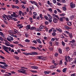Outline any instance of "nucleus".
<instances>
[{
  "label": "nucleus",
  "mask_w": 76,
  "mask_h": 76,
  "mask_svg": "<svg viewBox=\"0 0 76 76\" xmlns=\"http://www.w3.org/2000/svg\"><path fill=\"white\" fill-rule=\"evenodd\" d=\"M20 69L22 70L21 71V73H23V74L27 75L26 72V70H25V69H24L23 68Z\"/></svg>",
  "instance_id": "1"
},
{
  "label": "nucleus",
  "mask_w": 76,
  "mask_h": 76,
  "mask_svg": "<svg viewBox=\"0 0 76 76\" xmlns=\"http://www.w3.org/2000/svg\"><path fill=\"white\" fill-rule=\"evenodd\" d=\"M53 22L54 23H57V22H58V19H57L53 17Z\"/></svg>",
  "instance_id": "2"
},
{
  "label": "nucleus",
  "mask_w": 76,
  "mask_h": 76,
  "mask_svg": "<svg viewBox=\"0 0 76 76\" xmlns=\"http://www.w3.org/2000/svg\"><path fill=\"white\" fill-rule=\"evenodd\" d=\"M3 49H4V51H5L8 50V47H6V46L4 45H3Z\"/></svg>",
  "instance_id": "3"
},
{
  "label": "nucleus",
  "mask_w": 76,
  "mask_h": 76,
  "mask_svg": "<svg viewBox=\"0 0 76 76\" xmlns=\"http://www.w3.org/2000/svg\"><path fill=\"white\" fill-rule=\"evenodd\" d=\"M70 5L72 8H74L75 7V4H73L72 2L70 3Z\"/></svg>",
  "instance_id": "4"
},
{
  "label": "nucleus",
  "mask_w": 76,
  "mask_h": 76,
  "mask_svg": "<svg viewBox=\"0 0 76 76\" xmlns=\"http://www.w3.org/2000/svg\"><path fill=\"white\" fill-rule=\"evenodd\" d=\"M0 64H4L5 65H4L5 67H7V66H8V65H7L6 64V63L5 62H0Z\"/></svg>",
  "instance_id": "5"
},
{
  "label": "nucleus",
  "mask_w": 76,
  "mask_h": 76,
  "mask_svg": "<svg viewBox=\"0 0 76 76\" xmlns=\"http://www.w3.org/2000/svg\"><path fill=\"white\" fill-rule=\"evenodd\" d=\"M56 29L57 31H58L59 32H62V30L60 29V28H56Z\"/></svg>",
  "instance_id": "6"
},
{
  "label": "nucleus",
  "mask_w": 76,
  "mask_h": 76,
  "mask_svg": "<svg viewBox=\"0 0 76 76\" xmlns=\"http://www.w3.org/2000/svg\"><path fill=\"white\" fill-rule=\"evenodd\" d=\"M31 68L34 69H38V67L35 66H33L31 67Z\"/></svg>",
  "instance_id": "7"
},
{
  "label": "nucleus",
  "mask_w": 76,
  "mask_h": 76,
  "mask_svg": "<svg viewBox=\"0 0 76 76\" xmlns=\"http://www.w3.org/2000/svg\"><path fill=\"white\" fill-rule=\"evenodd\" d=\"M30 30H34V29H36V28L35 27H32L30 28Z\"/></svg>",
  "instance_id": "8"
},
{
  "label": "nucleus",
  "mask_w": 76,
  "mask_h": 76,
  "mask_svg": "<svg viewBox=\"0 0 76 76\" xmlns=\"http://www.w3.org/2000/svg\"><path fill=\"white\" fill-rule=\"evenodd\" d=\"M32 53V56H34V55H38V53L36 52H33Z\"/></svg>",
  "instance_id": "9"
},
{
  "label": "nucleus",
  "mask_w": 76,
  "mask_h": 76,
  "mask_svg": "<svg viewBox=\"0 0 76 76\" xmlns=\"http://www.w3.org/2000/svg\"><path fill=\"white\" fill-rule=\"evenodd\" d=\"M37 41L38 42L39 44H41L42 42L39 39H37Z\"/></svg>",
  "instance_id": "10"
},
{
  "label": "nucleus",
  "mask_w": 76,
  "mask_h": 76,
  "mask_svg": "<svg viewBox=\"0 0 76 76\" xmlns=\"http://www.w3.org/2000/svg\"><path fill=\"white\" fill-rule=\"evenodd\" d=\"M64 27L66 29H70V28H69V27L66 26H64Z\"/></svg>",
  "instance_id": "11"
},
{
  "label": "nucleus",
  "mask_w": 76,
  "mask_h": 76,
  "mask_svg": "<svg viewBox=\"0 0 76 76\" xmlns=\"http://www.w3.org/2000/svg\"><path fill=\"white\" fill-rule=\"evenodd\" d=\"M8 18H9L10 19L13 20V17H12L10 15H8Z\"/></svg>",
  "instance_id": "12"
},
{
  "label": "nucleus",
  "mask_w": 76,
  "mask_h": 76,
  "mask_svg": "<svg viewBox=\"0 0 76 76\" xmlns=\"http://www.w3.org/2000/svg\"><path fill=\"white\" fill-rule=\"evenodd\" d=\"M63 18H64V17H61L60 18V21L61 22H63Z\"/></svg>",
  "instance_id": "13"
},
{
  "label": "nucleus",
  "mask_w": 76,
  "mask_h": 76,
  "mask_svg": "<svg viewBox=\"0 0 76 76\" xmlns=\"http://www.w3.org/2000/svg\"><path fill=\"white\" fill-rule=\"evenodd\" d=\"M44 27L45 28V26H41L39 27V28L40 29H44Z\"/></svg>",
  "instance_id": "14"
},
{
  "label": "nucleus",
  "mask_w": 76,
  "mask_h": 76,
  "mask_svg": "<svg viewBox=\"0 0 76 76\" xmlns=\"http://www.w3.org/2000/svg\"><path fill=\"white\" fill-rule=\"evenodd\" d=\"M44 17L45 18V19H46V20H48V17L47 16L45 15L44 16Z\"/></svg>",
  "instance_id": "15"
},
{
  "label": "nucleus",
  "mask_w": 76,
  "mask_h": 76,
  "mask_svg": "<svg viewBox=\"0 0 76 76\" xmlns=\"http://www.w3.org/2000/svg\"><path fill=\"white\" fill-rule=\"evenodd\" d=\"M49 21L50 22H52V19H53V18L51 17L50 18H49Z\"/></svg>",
  "instance_id": "16"
},
{
  "label": "nucleus",
  "mask_w": 76,
  "mask_h": 76,
  "mask_svg": "<svg viewBox=\"0 0 76 76\" xmlns=\"http://www.w3.org/2000/svg\"><path fill=\"white\" fill-rule=\"evenodd\" d=\"M44 73H45V74H50V73H51V72H48V71H45L44 72Z\"/></svg>",
  "instance_id": "17"
},
{
  "label": "nucleus",
  "mask_w": 76,
  "mask_h": 76,
  "mask_svg": "<svg viewBox=\"0 0 76 76\" xmlns=\"http://www.w3.org/2000/svg\"><path fill=\"white\" fill-rule=\"evenodd\" d=\"M42 56H39L37 57L38 59H39V60L42 59Z\"/></svg>",
  "instance_id": "18"
},
{
  "label": "nucleus",
  "mask_w": 76,
  "mask_h": 76,
  "mask_svg": "<svg viewBox=\"0 0 76 76\" xmlns=\"http://www.w3.org/2000/svg\"><path fill=\"white\" fill-rule=\"evenodd\" d=\"M14 32H15V34H19V32H18V30H14Z\"/></svg>",
  "instance_id": "19"
},
{
  "label": "nucleus",
  "mask_w": 76,
  "mask_h": 76,
  "mask_svg": "<svg viewBox=\"0 0 76 76\" xmlns=\"http://www.w3.org/2000/svg\"><path fill=\"white\" fill-rule=\"evenodd\" d=\"M67 71V68H64L62 70L63 72H66Z\"/></svg>",
  "instance_id": "20"
},
{
  "label": "nucleus",
  "mask_w": 76,
  "mask_h": 76,
  "mask_svg": "<svg viewBox=\"0 0 76 76\" xmlns=\"http://www.w3.org/2000/svg\"><path fill=\"white\" fill-rule=\"evenodd\" d=\"M63 10L64 11H66V10H67L66 7H63Z\"/></svg>",
  "instance_id": "21"
},
{
  "label": "nucleus",
  "mask_w": 76,
  "mask_h": 76,
  "mask_svg": "<svg viewBox=\"0 0 76 76\" xmlns=\"http://www.w3.org/2000/svg\"><path fill=\"white\" fill-rule=\"evenodd\" d=\"M52 35L53 36H56V33L55 32H53L52 34Z\"/></svg>",
  "instance_id": "22"
},
{
  "label": "nucleus",
  "mask_w": 76,
  "mask_h": 76,
  "mask_svg": "<svg viewBox=\"0 0 76 76\" xmlns=\"http://www.w3.org/2000/svg\"><path fill=\"white\" fill-rule=\"evenodd\" d=\"M69 36L70 37V38H73L72 34V33H70L69 34Z\"/></svg>",
  "instance_id": "23"
},
{
  "label": "nucleus",
  "mask_w": 76,
  "mask_h": 76,
  "mask_svg": "<svg viewBox=\"0 0 76 76\" xmlns=\"http://www.w3.org/2000/svg\"><path fill=\"white\" fill-rule=\"evenodd\" d=\"M67 25L69 26H71L72 25V23H71V22H69L67 23Z\"/></svg>",
  "instance_id": "24"
},
{
  "label": "nucleus",
  "mask_w": 76,
  "mask_h": 76,
  "mask_svg": "<svg viewBox=\"0 0 76 76\" xmlns=\"http://www.w3.org/2000/svg\"><path fill=\"white\" fill-rule=\"evenodd\" d=\"M60 54H62V51L60 49H59L58 50Z\"/></svg>",
  "instance_id": "25"
},
{
  "label": "nucleus",
  "mask_w": 76,
  "mask_h": 76,
  "mask_svg": "<svg viewBox=\"0 0 76 76\" xmlns=\"http://www.w3.org/2000/svg\"><path fill=\"white\" fill-rule=\"evenodd\" d=\"M26 27L28 29H30V28H31V26L30 25H28L26 26Z\"/></svg>",
  "instance_id": "26"
},
{
  "label": "nucleus",
  "mask_w": 76,
  "mask_h": 76,
  "mask_svg": "<svg viewBox=\"0 0 76 76\" xmlns=\"http://www.w3.org/2000/svg\"><path fill=\"white\" fill-rule=\"evenodd\" d=\"M75 42V40L74 39L72 40V41H70V43H74V42Z\"/></svg>",
  "instance_id": "27"
},
{
  "label": "nucleus",
  "mask_w": 76,
  "mask_h": 76,
  "mask_svg": "<svg viewBox=\"0 0 76 76\" xmlns=\"http://www.w3.org/2000/svg\"><path fill=\"white\" fill-rule=\"evenodd\" d=\"M30 48H32V49H34V50H37V48L35 47H32V46H31Z\"/></svg>",
  "instance_id": "28"
},
{
  "label": "nucleus",
  "mask_w": 76,
  "mask_h": 76,
  "mask_svg": "<svg viewBox=\"0 0 76 76\" xmlns=\"http://www.w3.org/2000/svg\"><path fill=\"white\" fill-rule=\"evenodd\" d=\"M25 42H30V40H28V39H26L25 40Z\"/></svg>",
  "instance_id": "29"
},
{
  "label": "nucleus",
  "mask_w": 76,
  "mask_h": 76,
  "mask_svg": "<svg viewBox=\"0 0 76 76\" xmlns=\"http://www.w3.org/2000/svg\"><path fill=\"white\" fill-rule=\"evenodd\" d=\"M4 41L7 43L8 44H10V42H8V41L7 40H4Z\"/></svg>",
  "instance_id": "30"
},
{
  "label": "nucleus",
  "mask_w": 76,
  "mask_h": 76,
  "mask_svg": "<svg viewBox=\"0 0 76 76\" xmlns=\"http://www.w3.org/2000/svg\"><path fill=\"white\" fill-rule=\"evenodd\" d=\"M56 10H57L58 12H59V13H61V11H60V10L58 8L56 9Z\"/></svg>",
  "instance_id": "31"
},
{
  "label": "nucleus",
  "mask_w": 76,
  "mask_h": 76,
  "mask_svg": "<svg viewBox=\"0 0 76 76\" xmlns=\"http://www.w3.org/2000/svg\"><path fill=\"white\" fill-rule=\"evenodd\" d=\"M34 2L35 5H36V6H37V7H38V4H37V2L35 1H34Z\"/></svg>",
  "instance_id": "32"
},
{
  "label": "nucleus",
  "mask_w": 76,
  "mask_h": 76,
  "mask_svg": "<svg viewBox=\"0 0 76 76\" xmlns=\"http://www.w3.org/2000/svg\"><path fill=\"white\" fill-rule=\"evenodd\" d=\"M0 58H1L2 59H4L5 58H4V57H3L2 56H0Z\"/></svg>",
  "instance_id": "33"
},
{
  "label": "nucleus",
  "mask_w": 76,
  "mask_h": 76,
  "mask_svg": "<svg viewBox=\"0 0 76 76\" xmlns=\"http://www.w3.org/2000/svg\"><path fill=\"white\" fill-rule=\"evenodd\" d=\"M40 18L41 19H42V15L40 14L39 15Z\"/></svg>",
  "instance_id": "34"
},
{
  "label": "nucleus",
  "mask_w": 76,
  "mask_h": 76,
  "mask_svg": "<svg viewBox=\"0 0 76 76\" xmlns=\"http://www.w3.org/2000/svg\"><path fill=\"white\" fill-rule=\"evenodd\" d=\"M9 32L10 33H11V34H12L13 33L14 34V33H13V31H12L10 30L9 31Z\"/></svg>",
  "instance_id": "35"
},
{
  "label": "nucleus",
  "mask_w": 76,
  "mask_h": 76,
  "mask_svg": "<svg viewBox=\"0 0 76 76\" xmlns=\"http://www.w3.org/2000/svg\"><path fill=\"white\" fill-rule=\"evenodd\" d=\"M22 11H21L20 10L19 11V15H22Z\"/></svg>",
  "instance_id": "36"
},
{
  "label": "nucleus",
  "mask_w": 76,
  "mask_h": 76,
  "mask_svg": "<svg viewBox=\"0 0 76 76\" xmlns=\"http://www.w3.org/2000/svg\"><path fill=\"white\" fill-rule=\"evenodd\" d=\"M12 19L15 21H17L18 20V19L16 18H13Z\"/></svg>",
  "instance_id": "37"
},
{
  "label": "nucleus",
  "mask_w": 76,
  "mask_h": 76,
  "mask_svg": "<svg viewBox=\"0 0 76 76\" xmlns=\"http://www.w3.org/2000/svg\"><path fill=\"white\" fill-rule=\"evenodd\" d=\"M31 72H32V73H37V71H36L32 70L31 71Z\"/></svg>",
  "instance_id": "38"
},
{
  "label": "nucleus",
  "mask_w": 76,
  "mask_h": 76,
  "mask_svg": "<svg viewBox=\"0 0 76 76\" xmlns=\"http://www.w3.org/2000/svg\"><path fill=\"white\" fill-rule=\"evenodd\" d=\"M4 44L5 45H6V46H10V45H9V44H8L7 42L4 43Z\"/></svg>",
  "instance_id": "39"
},
{
  "label": "nucleus",
  "mask_w": 76,
  "mask_h": 76,
  "mask_svg": "<svg viewBox=\"0 0 76 76\" xmlns=\"http://www.w3.org/2000/svg\"><path fill=\"white\" fill-rule=\"evenodd\" d=\"M15 3H16V4H17L18 3H19V0H16L15 1Z\"/></svg>",
  "instance_id": "40"
},
{
  "label": "nucleus",
  "mask_w": 76,
  "mask_h": 76,
  "mask_svg": "<svg viewBox=\"0 0 76 76\" xmlns=\"http://www.w3.org/2000/svg\"><path fill=\"white\" fill-rule=\"evenodd\" d=\"M18 16V15L16 14H15V15H14V17H15V18H17Z\"/></svg>",
  "instance_id": "41"
},
{
  "label": "nucleus",
  "mask_w": 76,
  "mask_h": 76,
  "mask_svg": "<svg viewBox=\"0 0 76 76\" xmlns=\"http://www.w3.org/2000/svg\"><path fill=\"white\" fill-rule=\"evenodd\" d=\"M37 50H38L39 51H41V49L39 48V47H37Z\"/></svg>",
  "instance_id": "42"
},
{
  "label": "nucleus",
  "mask_w": 76,
  "mask_h": 76,
  "mask_svg": "<svg viewBox=\"0 0 76 76\" xmlns=\"http://www.w3.org/2000/svg\"><path fill=\"white\" fill-rule=\"evenodd\" d=\"M50 69H53V68H54V66L53 65H52L51 66H50Z\"/></svg>",
  "instance_id": "43"
},
{
  "label": "nucleus",
  "mask_w": 76,
  "mask_h": 76,
  "mask_svg": "<svg viewBox=\"0 0 76 76\" xmlns=\"http://www.w3.org/2000/svg\"><path fill=\"white\" fill-rule=\"evenodd\" d=\"M74 18V16L72 15V16L70 17V19H71V20H72L73 19V18Z\"/></svg>",
  "instance_id": "44"
},
{
  "label": "nucleus",
  "mask_w": 76,
  "mask_h": 76,
  "mask_svg": "<svg viewBox=\"0 0 76 76\" xmlns=\"http://www.w3.org/2000/svg\"><path fill=\"white\" fill-rule=\"evenodd\" d=\"M62 44L64 46H65V43H64V42H63V41L62 42Z\"/></svg>",
  "instance_id": "45"
},
{
  "label": "nucleus",
  "mask_w": 76,
  "mask_h": 76,
  "mask_svg": "<svg viewBox=\"0 0 76 76\" xmlns=\"http://www.w3.org/2000/svg\"><path fill=\"white\" fill-rule=\"evenodd\" d=\"M55 41V39L54 38H52L51 39V41L52 42H53Z\"/></svg>",
  "instance_id": "46"
},
{
  "label": "nucleus",
  "mask_w": 76,
  "mask_h": 76,
  "mask_svg": "<svg viewBox=\"0 0 76 76\" xmlns=\"http://www.w3.org/2000/svg\"><path fill=\"white\" fill-rule=\"evenodd\" d=\"M69 47L66 48V51H69Z\"/></svg>",
  "instance_id": "47"
},
{
  "label": "nucleus",
  "mask_w": 76,
  "mask_h": 76,
  "mask_svg": "<svg viewBox=\"0 0 76 76\" xmlns=\"http://www.w3.org/2000/svg\"><path fill=\"white\" fill-rule=\"evenodd\" d=\"M49 11L50 12H53V10H52V9L51 8H50L49 9Z\"/></svg>",
  "instance_id": "48"
},
{
  "label": "nucleus",
  "mask_w": 76,
  "mask_h": 76,
  "mask_svg": "<svg viewBox=\"0 0 76 76\" xmlns=\"http://www.w3.org/2000/svg\"><path fill=\"white\" fill-rule=\"evenodd\" d=\"M47 15L49 17V18H52L51 16V15H50V14H47Z\"/></svg>",
  "instance_id": "49"
},
{
  "label": "nucleus",
  "mask_w": 76,
  "mask_h": 76,
  "mask_svg": "<svg viewBox=\"0 0 76 76\" xmlns=\"http://www.w3.org/2000/svg\"><path fill=\"white\" fill-rule=\"evenodd\" d=\"M1 72H2V73H4V72H6L5 70H4L3 69H1Z\"/></svg>",
  "instance_id": "50"
},
{
  "label": "nucleus",
  "mask_w": 76,
  "mask_h": 76,
  "mask_svg": "<svg viewBox=\"0 0 76 76\" xmlns=\"http://www.w3.org/2000/svg\"><path fill=\"white\" fill-rule=\"evenodd\" d=\"M52 31H53V30L52 29H50L49 30V33H51Z\"/></svg>",
  "instance_id": "51"
},
{
  "label": "nucleus",
  "mask_w": 76,
  "mask_h": 76,
  "mask_svg": "<svg viewBox=\"0 0 76 76\" xmlns=\"http://www.w3.org/2000/svg\"><path fill=\"white\" fill-rule=\"evenodd\" d=\"M10 38H11V39H10V40H11V41H13V38L11 36H10Z\"/></svg>",
  "instance_id": "52"
},
{
  "label": "nucleus",
  "mask_w": 76,
  "mask_h": 76,
  "mask_svg": "<svg viewBox=\"0 0 76 76\" xmlns=\"http://www.w3.org/2000/svg\"><path fill=\"white\" fill-rule=\"evenodd\" d=\"M61 1L62 3H66V1L65 0H61Z\"/></svg>",
  "instance_id": "53"
},
{
  "label": "nucleus",
  "mask_w": 76,
  "mask_h": 76,
  "mask_svg": "<svg viewBox=\"0 0 76 76\" xmlns=\"http://www.w3.org/2000/svg\"><path fill=\"white\" fill-rule=\"evenodd\" d=\"M59 64H61V65L62 64H63V63H62V61L61 60L60 61Z\"/></svg>",
  "instance_id": "54"
},
{
  "label": "nucleus",
  "mask_w": 76,
  "mask_h": 76,
  "mask_svg": "<svg viewBox=\"0 0 76 76\" xmlns=\"http://www.w3.org/2000/svg\"><path fill=\"white\" fill-rule=\"evenodd\" d=\"M65 14L64 13H63L62 14L60 15L61 16H65Z\"/></svg>",
  "instance_id": "55"
},
{
  "label": "nucleus",
  "mask_w": 76,
  "mask_h": 76,
  "mask_svg": "<svg viewBox=\"0 0 76 76\" xmlns=\"http://www.w3.org/2000/svg\"><path fill=\"white\" fill-rule=\"evenodd\" d=\"M53 3H54V4H56V0H53Z\"/></svg>",
  "instance_id": "56"
},
{
  "label": "nucleus",
  "mask_w": 76,
  "mask_h": 76,
  "mask_svg": "<svg viewBox=\"0 0 76 76\" xmlns=\"http://www.w3.org/2000/svg\"><path fill=\"white\" fill-rule=\"evenodd\" d=\"M57 5H58V6H61V4L58 2H57Z\"/></svg>",
  "instance_id": "57"
},
{
  "label": "nucleus",
  "mask_w": 76,
  "mask_h": 76,
  "mask_svg": "<svg viewBox=\"0 0 76 76\" xmlns=\"http://www.w3.org/2000/svg\"><path fill=\"white\" fill-rule=\"evenodd\" d=\"M33 13L34 15L35 16H36V15H37V13L35 12H33Z\"/></svg>",
  "instance_id": "58"
},
{
  "label": "nucleus",
  "mask_w": 76,
  "mask_h": 76,
  "mask_svg": "<svg viewBox=\"0 0 76 76\" xmlns=\"http://www.w3.org/2000/svg\"><path fill=\"white\" fill-rule=\"evenodd\" d=\"M45 25H48V22L47 21H45Z\"/></svg>",
  "instance_id": "59"
},
{
  "label": "nucleus",
  "mask_w": 76,
  "mask_h": 76,
  "mask_svg": "<svg viewBox=\"0 0 76 76\" xmlns=\"http://www.w3.org/2000/svg\"><path fill=\"white\" fill-rule=\"evenodd\" d=\"M25 36L27 38H28V35L26 33H25Z\"/></svg>",
  "instance_id": "60"
},
{
  "label": "nucleus",
  "mask_w": 76,
  "mask_h": 76,
  "mask_svg": "<svg viewBox=\"0 0 76 76\" xmlns=\"http://www.w3.org/2000/svg\"><path fill=\"white\" fill-rule=\"evenodd\" d=\"M76 76V74L75 73H74L71 74V76Z\"/></svg>",
  "instance_id": "61"
},
{
  "label": "nucleus",
  "mask_w": 76,
  "mask_h": 76,
  "mask_svg": "<svg viewBox=\"0 0 76 76\" xmlns=\"http://www.w3.org/2000/svg\"><path fill=\"white\" fill-rule=\"evenodd\" d=\"M0 40L2 41H3V39L1 37H0Z\"/></svg>",
  "instance_id": "62"
},
{
  "label": "nucleus",
  "mask_w": 76,
  "mask_h": 76,
  "mask_svg": "<svg viewBox=\"0 0 76 76\" xmlns=\"http://www.w3.org/2000/svg\"><path fill=\"white\" fill-rule=\"evenodd\" d=\"M49 49L51 51H53V48H49Z\"/></svg>",
  "instance_id": "63"
},
{
  "label": "nucleus",
  "mask_w": 76,
  "mask_h": 76,
  "mask_svg": "<svg viewBox=\"0 0 76 76\" xmlns=\"http://www.w3.org/2000/svg\"><path fill=\"white\" fill-rule=\"evenodd\" d=\"M22 6L23 9H25V7L24 6V4H23V5H22Z\"/></svg>",
  "instance_id": "64"
}]
</instances>
